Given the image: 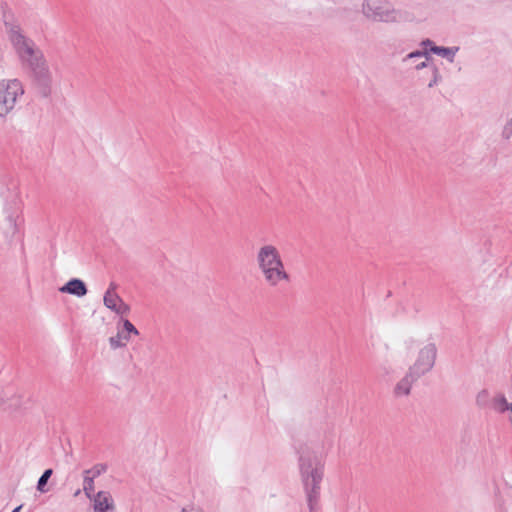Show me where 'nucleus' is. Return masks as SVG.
<instances>
[{
  "label": "nucleus",
  "mask_w": 512,
  "mask_h": 512,
  "mask_svg": "<svg viewBox=\"0 0 512 512\" xmlns=\"http://www.w3.org/2000/svg\"><path fill=\"white\" fill-rule=\"evenodd\" d=\"M256 263L265 283L272 288L291 281L282 255L279 249L273 244H264L259 247L256 253Z\"/></svg>",
  "instance_id": "f257e3e1"
},
{
  "label": "nucleus",
  "mask_w": 512,
  "mask_h": 512,
  "mask_svg": "<svg viewBox=\"0 0 512 512\" xmlns=\"http://www.w3.org/2000/svg\"><path fill=\"white\" fill-rule=\"evenodd\" d=\"M24 94V86L17 78L0 79V117H6Z\"/></svg>",
  "instance_id": "f03ea898"
},
{
  "label": "nucleus",
  "mask_w": 512,
  "mask_h": 512,
  "mask_svg": "<svg viewBox=\"0 0 512 512\" xmlns=\"http://www.w3.org/2000/svg\"><path fill=\"white\" fill-rule=\"evenodd\" d=\"M11 42L20 61L26 67L43 55L30 40L21 34L14 33L11 36Z\"/></svg>",
  "instance_id": "7ed1b4c3"
},
{
  "label": "nucleus",
  "mask_w": 512,
  "mask_h": 512,
  "mask_svg": "<svg viewBox=\"0 0 512 512\" xmlns=\"http://www.w3.org/2000/svg\"><path fill=\"white\" fill-rule=\"evenodd\" d=\"M435 355L436 352L433 346H427L423 348L419 352L415 364L410 368L411 373H413L415 376H419L429 371L433 366Z\"/></svg>",
  "instance_id": "20e7f679"
},
{
  "label": "nucleus",
  "mask_w": 512,
  "mask_h": 512,
  "mask_svg": "<svg viewBox=\"0 0 512 512\" xmlns=\"http://www.w3.org/2000/svg\"><path fill=\"white\" fill-rule=\"evenodd\" d=\"M387 3L383 0H366L364 4V13L367 17L379 20H388Z\"/></svg>",
  "instance_id": "39448f33"
},
{
  "label": "nucleus",
  "mask_w": 512,
  "mask_h": 512,
  "mask_svg": "<svg viewBox=\"0 0 512 512\" xmlns=\"http://www.w3.org/2000/svg\"><path fill=\"white\" fill-rule=\"evenodd\" d=\"M32 76L40 83H46L51 80V73L48 64L42 55L27 67Z\"/></svg>",
  "instance_id": "423d86ee"
},
{
  "label": "nucleus",
  "mask_w": 512,
  "mask_h": 512,
  "mask_svg": "<svg viewBox=\"0 0 512 512\" xmlns=\"http://www.w3.org/2000/svg\"><path fill=\"white\" fill-rule=\"evenodd\" d=\"M104 304L107 308L115 311L119 315H126L129 307L117 295L114 288H109L104 296Z\"/></svg>",
  "instance_id": "0eeeda50"
},
{
  "label": "nucleus",
  "mask_w": 512,
  "mask_h": 512,
  "mask_svg": "<svg viewBox=\"0 0 512 512\" xmlns=\"http://www.w3.org/2000/svg\"><path fill=\"white\" fill-rule=\"evenodd\" d=\"M91 500L94 512H109L115 509L114 499L108 491H99Z\"/></svg>",
  "instance_id": "6e6552de"
},
{
  "label": "nucleus",
  "mask_w": 512,
  "mask_h": 512,
  "mask_svg": "<svg viewBox=\"0 0 512 512\" xmlns=\"http://www.w3.org/2000/svg\"><path fill=\"white\" fill-rule=\"evenodd\" d=\"M59 290L62 293L72 294L77 297H82V296L86 295V293H87V288L85 286V283L80 279L70 280L64 286H62Z\"/></svg>",
  "instance_id": "1a4fd4ad"
},
{
  "label": "nucleus",
  "mask_w": 512,
  "mask_h": 512,
  "mask_svg": "<svg viewBox=\"0 0 512 512\" xmlns=\"http://www.w3.org/2000/svg\"><path fill=\"white\" fill-rule=\"evenodd\" d=\"M414 376L415 375L410 371L407 376H405L397 383L395 387V394L397 396H404L409 394Z\"/></svg>",
  "instance_id": "9d476101"
},
{
  "label": "nucleus",
  "mask_w": 512,
  "mask_h": 512,
  "mask_svg": "<svg viewBox=\"0 0 512 512\" xmlns=\"http://www.w3.org/2000/svg\"><path fill=\"white\" fill-rule=\"evenodd\" d=\"M129 340L130 337L125 332L119 331L116 336L109 339V342L111 347L116 349L125 346Z\"/></svg>",
  "instance_id": "9b49d317"
},
{
  "label": "nucleus",
  "mask_w": 512,
  "mask_h": 512,
  "mask_svg": "<svg viewBox=\"0 0 512 512\" xmlns=\"http://www.w3.org/2000/svg\"><path fill=\"white\" fill-rule=\"evenodd\" d=\"M85 473L86 475L83 481V491L86 496L91 499L93 497L92 492L94 491V481L92 477L88 476L89 471H86Z\"/></svg>",
  "instance_id": "f8f14e48"
},
{
  "label": "nucleus",
  "mask_w": 512,
  "mask_h": 512,
  "mask_svg": "<svg viewBox=\"0 0 512 512\" xmlns=\"http://www.w3.org/2000/svg\"><path fill=\"white\" fill-rule=\"evenodd\" d=\"M431 51L436 53V54H439L441 55L442 57H445V58H448L450 60L453 59V56H454V51H452L451 49L449 48H443V47H437V46H432L431 47Z\"/></svg>",
  "instance_id": "ddd939ff"
},
{
  "label": "nucleus",
  "mask_w": 512,
  "mask_h": 512,
  "mask_svg": "<svg viewBox=\"0 0 512 512\" xmlns=\"http://www.w3.org/2000/svg\"><path fill=\"white\" fill-rule=\"evenodd\" d=\"M53 471L52 469H47L43 474L42 476L40 477L39 481H38V485H37V489L40 491V492H45V488L44 486L46 485L48 479L51 477Z\"/></svg>",
  "instance_id": "4468645a"
},
{
  "label": "nucleus",
  "mask_w": 512,
  "mask_h": 512,
  "mask_svg": "<svg viewBox=\"0 0 512 512\" xmlns=\"http://www.w3.org/2000/svg\"><path fill=\"white\" fill-rule=\"evenodd\" d=\"M494 409L498 412H504L509 408V404L505 398L500 397L494 400Z\"/></svg>",
  "instance_id": "2eb2a0df"
},
{
  "label": "nucleus",
  "mask_w": 512,
  "mask_h": 512,
  "mask_svg": "<svg viewBox=\"0 0 512 512\" xmlns=\"http://www.w3.org/2000/svg\"><path fill=\"white\" fill-rule=\"evenodd\" d=\"M123 332H125L129 337L131 334L138 335V330L135 328V326L128 320H125L123 322Z\"/></svg>",
  "instance_id": "dca6fc26"
},
{
  "label": "nucleus",
  "mask_w": 512,
  "mask_h": 512,
  "mask_svg": "<svg viewBox=\"0 0 512 512\" xmlns=\"http://www.w3.org/2000/svg\"><path fill=\"white\" fill-rule=\"evenodd\" d=\"M504 133L507 137L512 134V121L505 127Z\"/></svg>",
  "instance_id": "f3484780"
},
{
  "label": "nucleus",
  "mask_w": 512,
  "mask_h": 512,
  "mask_svg": "<svg viewBox=\"0 0 512 512\" xmlns=\"http://www.w3.org/2000/svg\"><path fill=\"white\" fill-rule=\"evenodd\" d=\"M410 58H414V57H424L426 60L428 59L427 56L425 54H422L421 52H417V53H411L409 55Z\"/></svg>",
  "instance_id": "a211bd4d"
},
{
  "label": "nucleus",
  "mask_w": 512,
  "mask_h": 512,
  "mask_svg": "<svg viewBox=\"0 0 512 512\" xmlns=\"http://www.w3.org/2000/svg\"><path fill=\"white\" fill-rule=\"evenodd\" d=\"M183 512H204V511L200 508L191 507L189 509H184Z\"/></svg>",
  "instance_id": "6ab92c4d"
},
{
  "label": "nucleus",
  "mask_w": 512,
  "mask_h": 512,
  "mask_svg": "<svg viewBox=\"0 0 512 512\" xmlns=\"http://www.w3.org/2000/svg\"><path fill=\"white\" fill-rule=\"evenodd\" d=\"M424 66H425V61L421 62L420 64H417L416 68L419 69V68L424 67Z\"/></svg>",
  "instance_id": "aec40b11"
},
{
  "label": "nucleus",
  "mask_w": 512,
  "mask_h": 512,
  "mask_svg": "<svg viewBox=\"0 0 512 512\" xmlns=\"http://www.w3.org/2000/svg\"><path fill=\"white\" fill-rule=\"evenodd\" d=\"M20 509H21V506H18V507H16V508L13 510V512H19V511H20Z\"/></svg>",
  "instance_id": "412c9836"
},
{
  "label": "nucleus",
  "mask_w": 512,
  "mask_h": 512,
  "mask_svg": "<svg viewBox=\"0 0 512 512\" xmlns=\"http://www.w3.org/2000/svg\"><path fill=\"white\" fill-rule=\"evenodd\" d=\"M80 494V490L78 489L75 493H74V496H78Z\"/></svg>",
  "instance_id": "4be33fe9"
},
{
  "label": "nucleus",
  "mask_w": 512,
  "mask_h": 512,
  "mask_svg": "<svg viewBox=\"0 0 512 512\" xmlns=\"http://www.w3.org/2000/svg\"><path fill=\"white\" fill-rule=\"evenodd\" d=\"M511 411H512V404H511Z\"/></svg>",
  "instance_id": "5701e85b"
}]
</instances>
